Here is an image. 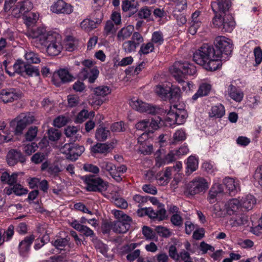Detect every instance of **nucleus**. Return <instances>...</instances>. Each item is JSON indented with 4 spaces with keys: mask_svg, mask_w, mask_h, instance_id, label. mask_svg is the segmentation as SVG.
Wrapping results in <instances>:
<instances>
[{
    "mask_svg": "<svg viewBox=\"0 0 262 262\" xmlns=\"http://www.w3.org/2000/svg\"><path fill=\"white\" fill-rule=\"evenodd\" d=\"M211 89L209 83H202L200 84L197 92L192 96V99L196 100L199 97L207 95Z\"/></svg>",
    "mask_w": 262,
    "mask_h": 262,
    "instance_id": "obj_30",
    "label": "nucleus"
},
{
    "mask_svg": "<svg viewBox=\"0 0 262 262\" xmlns=\"http://www.w3.org/2000/svg\"><path fill=\"white\" fill-rule=\"evenodd\" d=\"M110 147L105 143H97L91 148L92 152L96 154H105L108 152Z\"/></svg>",
    "mask_w": 262,
    "mask_h": 262,
    "instance_id": "obj_41",
    "label": "nucleus"
},
{
    "mask_svg": "<svg viewBox=\"0 0 262 262\" xmlns=\"http://www.w3.org/2000/svg\"><path fill=\"white\" fill-rule=\"evenodd\" d=\"M95 94L97 96L104 97L110 94L112 90L110 87L105 85H101L94 89Z\"/></svg>",
    "mask_w": 262,
    "mask_h": 262,
    "instance_id": "obj_45",
    "label": "nucleus"
},
{
    "mask_svg": "<svg viewBox=\"0 0 262 262\" xmlns=\"http://www.w3.org/2000/svg\"><path fill=\"white\" fill-rule=\"evenodd\" d=\"M260 102L259 97L249 96L247 98V105L251 108H255Z\"/></svg>",
    "mask_w": 262,
    "mask_h": 262,
    "instance_id": "obj_48",
    "label": "nucleus"
},
{
    "mask_svg": "<svg viewBox=\"0 0 262 262\" xmlns=\"http://www.w3.org/2000/svg\"><path fill=\"white\" fill-rule=\"evenodd\" d=\"M34 121V117L30 113H22L10 122V127L13 129L16 135L23 133L27 125Z\"/></svg>",
    "mask_w": 262,
    "mask_h": 262,
    "instance_id": "obj_7",
    "label": "nucleus"
},
{
    "mask_svg": "<svg viewBox=\"0 0 262 262\" xmlns=\"http://www.w3.org/2000/svg\"><path fill=\"white\" fill-rule=\"evenodd\" d=\"M160 121V119L159 117H155L149 119V124L148 125V131L150 133H152L154 130H156L159 127V123Z\"/></svg>",
    "mask_w": 262,
    "mask_h": 262,
    "instance_id": "obj_51",
    "label": "nucleus"
},
{
    "mask_svg": "<svg viewBox=\"0 0 262 262\" xmlns=\"http://www.w3.org/2000/svg\"><path fill=\"white\" fill-rule=\"evenodd\" d=\"M154 50V46L152 42H149L146 43L141 45L138 53L142 55V54H148L153 52Z\"/></svg>",
    "mask_w": 262,
    "mask_h": 262,
    "instance_id": "obj_44",
    "label": "nucleus"
},
{
    "mask_svg": "<svg viewBox=\"0 0 262 262\" xmlns=\"http://www.w3.org/2000/svg\"><path fill=\"white\" fill-rule=\"evenodd\" d=\"M225 209L229 215H234L241 210L239 200L233 199L229 200L225 204Z\"/></svg>",
    "mask_w": 262,
    "mask_h": 262,
    "instance_id": "obj_23",
    "label": "nucleus"
},
{
    "mask_svg": "<svg viewBox=\"0 0 262 262\" xmlns=\"http://www.w3.org/2000/svg\"><path fill=\"white\" fill-rule=\"evenodd\" d=\"M227 92L229 96L236 102H239L243 99V92L232 84L229 85Z\"/></svg>",
    "mask_w": 262,
    "mask_h": 262,
    "instance_id": "obj_24",
    "label": "nucleus"
},
{
    "mask_svg": "<svg viewBox=\"0 0 262 262\" xmlns=\"http://www.w3.org/2000/svg\"><path fill=\"white\" fill-rule=\"evenodd\" d=\"M61 171L60 168L57 164L54 163L50 165L47 169L48 173L53 176H57Z\"/></svg>",
    "mask_w": 262,
    "mask_h": 262,
    "instance_id": "obj_58",
    "label": "nucleus"
},
{
    "mask_svg": "<svg viewBox=\"0 0 262 262\" xmlns=\"http://www.w3.org/2000/svg\"><path fill=\"white\" fill-rule=\"evenodd\" d=\"M98 25L90 17L83 19L80 24V28L85 32H89L96 29Z\"/></svg>",
    "mask_w": 262,
    "mask_h": 262,
    "instance_id": "obj_34",
    "label": "nucleus"
},
{
    "mask_svg": "<svg viewBox=\"0 0 262 262\" xmlns=\"http://www.w3.org/2000/svg\"><path fill=\"white\" fill-rule=\"evenodd\" d=\"M156 93L162 98L165 97L170 91L169 87L164 88L161 85H157L155 88Z\"/></svg>",
    "mask_w": 262,
    "mask_h": 262,
    "instance_id": "obj_56",
    "label": "nucleus"
},
{
    "mask_svg": "<svg viewBox=\"0 0 262 262\" xmlns=\"http://www.w3.org/2000/svg\"><path fill=\"white\" fill-rule=\"evenodd\" d=\"M212 23L223 32H231L236 25L234 19L230 13L214 15Z\"/></svg>",
    "mask_w": 262,
    "mask_h": 262,
    "instance_id": "obj_6",
    "label": "nucleus"
},
{
    "mask_svg": "<svg viewBox=\"0 0 262 262\" xmlns=\"http://www.w3.org/2000/svg\"><path fill=\"white\" fill-rule=\"evenodd\" d=\"M69 224L74 229L81 233L86 237H93L95 235L94 231L88 226L82 225L76 220H73L69 222Z\"/></svg>",
    "mask_w": 262,
    "mask_h": 262,
    "instance_id": "obj_20",
    "label": "nucleus"
},
{
    "mask_svg": "<svg viewBox=\"0 0 262 262\" xmlns=\"http://www.w3.org/2000/svg\"><path fill=\"white\" fill-rule=\"evenodd\" d=\"M81 73L85 78H88L90 83H93L97 78L99 71L97 68H93L90 71L86 70V69H83Z\"/></svg>",
    "mask_w": 262,
    "mask_h": 262,
    "instance_id": "obj_31",
    "label": "nucleus"
},
{
    "mask_svg": "<svg viewBox=\"0 0 262 262\" xmlns=\"http://www.w3.org/2000/svg\"><path fill=\"white\" fill-rule=\"evenodd\" d=\"M33 5L30 0L19 1L12 9V14L16 18H19L29 12L33 8Z\"/></svg>",
    "mask_w": 262,
    "mask_h": 262,
    "instance_id": "obj_11",
    "label": "nucleus"
},
{
    "mask_svg": "<svg viewBox=\"0 0 262 262\" xmlns=\"http://www.w3.org/2000/svg\"><path fill=\"white\" fill-rule=\"evenodd\" d=\"M149 132L144 133L138 139L139 150L145 155L150 154L152 150V145L150 143L151 139L149 137Z\"/></svg>",
    "mask_w": 262,
    "mask_h": 262,
    "instance_id": "obj_14",
    "label": "nucleus"
},
{
    "mask_svg": "<svg viewBox=\"0 0 262 262\" xmlns=\"http://www.w3.org/2000/svg\"><path fill=\"white\" fill-rule=\"evenodd\" d=\"M82 179L85 184V188L88 191L103 193L107 188L106 182L99 177L89 175L84 176Z\"/></svg>",
    "mask_w": 262,
    "mask_h": 262,
    "instance_id": "obj_8",
    "label": "nucleus"
},
{
    "mask_svg": "<svg viewBox=\"0 0 262 262\" xmlns=\"http://www.w3.org/2000/svg\"><path fill=\"white\" fill-rule=\"evenodd\" d=\"M220 52L208 44L203 45L193 54V60L207 70L215 71L221 66Z\"/></svg>",
    "mask_w": 262,
    "mask_h": 262,
    "instance_id": "obj_2",
    "label": "nucleus"
},
{
    "mask_svg": "<svg viewBox=\"0 0 262 262\" xmlns=\"http://www.w3.org/2000/svg\"><path fill=\"white\" fill-rule=\"evenodd\" d=\"M137 11L136 16L140 19L148 20L151 15V9L148 6H144Z\"/></svg>",
    "mask_w": 262,
    "mask_h": 262,
    "instance_id": "obj_38",
    "label": "nucleus"
},
{
    "mask_svg": "<svg viewBox=\"0 0 262 262\" xmlns=\"http://www.w3.org/2000/svg\"><path fill=\"white\" fill-rule=\"evenodd\" d=\"M51 11L56 14H70L73 11V7L62 0L54 3L50 8Z\"/></svg>",
    "mask_w": 262,
    "mask_h": 262,
    "instance_id": "obj_15",
    "label": "nucleus"
},
{
    "mask_svg": "<svg viewBox=\"0 0 262 262\" xmlns=\"http://www.w3.org/2000/svg\"><path fill=\"white\" fill-rule=\"evenodd\" d=\"M144 41L142 35L139 32H134L130 40L125 41L122 44V49L126 53L135 52L137 48Z\"/></svg>",
    "mask_w": 262,
    "mask_h": 262,
    "instance_id": "obj_10",
    "label": "nucleus"
},
{
    "mask_svg": "<svg viewBox=\"0 0 262 262\" xmlns=\"http://www.w3.org/2000/svg\"><path fill=\"white\" fill-rule=\"evenodd\" d=\"M25 24L28 26L35 24L38 19V15L34 12H28L23 15Z\"/></svg>",
    "mask_w": 262,
    "mask_h": 262,
    "instance_id": "obj_36",
    "label": "nucleus"
},
{
    "mask_svg": "<svg viewBox=\"0 0 262 262\" xmlns=\"http://www.w3.org/2000/svg\"><path fill=\"white\" fill-rule=\"evenodd\" d=\"M129 104L133 109L140 112L155 114L157 112L156 108L154 106L135 98L130 100Z\"/></svg>",
    "mask_w": 262,
    "mask_h": 262,
    "instance_id": "obj_12",
    "label": "nucleus"
},
{
    "mask_svg": "<svg viewBox=\"0 0 262 262\" xmlns=\"http://www.w3.org/2000/svg\"><path fill=\"white\" fill-rule=\"evenodd\" d=\"M110 135V132L104 127L97 129L95 133L96 139L99 141H104Z\"/></svg>",
    "mask_w": 262,
    "mask_h": 262,
    "instance_id": "obj_39",
    "label": "nucleus"
},
{
    "mask_svg": "<svg viewBox=\"0 0 262 262\" xmlns=\"http://www.w3.org/2000/svg\"><path fill=\"white\" fill-rule=\"evenodd\" d=\"M241 210L248 211L252 209L256 203L255 198L252 195H247L240 200Z\"/></svg>",
    "mask_w": 262,
    "mask_h": 262,
    "instance_id": "obj_26",
    "label": "nucleus"
},
{
    "mask_svg": "<svg viewBox=\"0 0 262 262\" xmlns=\"http://www.w3.org/2000/svg\"><path fill=\"white\" fill-rule=\"evenodd\" d=\"M25 74L29 76H37L39 75V71L36 67L30 64H27Z\"/></svg>",
    "mask_w": 262,
    "mask_h": 262,
    "instance_id": "obj_52",
    "label": "nucleus"
},
{
    "mask_svg": "<svg viewBox=\"0 0 262 262\" xmlns=\"http://www.w3.org/2000/svg\"><path fill=\"white\" fill-rule=\"evenodd\" d=\"M186 138L185 132L182 129L177 130L173 135V142L183 141Z\"/></svg>",
    "mask_w": 262,
    "mask_h": 262,
    "instance_id": "obj_54",
    "label": "nucleus"
},
{
    "mask_svg": "<svg viewBox=\"0 0 262 262\" xmlns=\"http://www.w3.org/2000/svg\"><path fill=\"white\" fill-rule=\"evenodd\" d=\"M26 66L27 64H26L25 62L17 61L13 65L14 71L15 73L19 74L22 76H24Z\"/></svg>",
    "mask_w": 262,
    "mask_h": 262,
    "instance_id": "obj_49",
    "label": "nucleus"
},
{
    "mask_svg": "<svg viewBox=\"0 0 262 262\" xmlns=\"http://www.w3.org/2000/svg\"><path fill=\"white\" fill-rule=\"evenodd\" d=\"M99 166L103 172L107 171L112 177L117 182L121 181L122 178L115 174L116 166L112 163L106 160H102L99 162Z\"/></svg>",
    "mask_w": 262,
    "mask_h": 262,
    "instance_id": "obj_18",
    "label": "nucleus"
},
{
    "mask_svg": "<svg viewBox=\"0 0 262 262\" xmlns=\"http://www.w3.org/2000/svg\"><path fill=\"white\" fill-rule=\"evenodd\" d=\"M139 6V2L135 0H123L121 4L122 10L124 12L130 11L129 16L135 14Z\"/></svg>",
    "mask_w": 262,
    "mask_h": 262,
    "instance_id": "obj_22",
    "label": "nucleus"
},
{
    "mask_svg": "<svg viewBox=\"0 0 262 262\" xmlns=\"http://www.w3.org/2000/svg\"><path fill=\"white\" fill-rule=\"evenodd\" d=\"M69 243V239L67 238H61L55 240L54 242L53 245L59 250H62L63 248L67 246Z\"/></svg>",
    "mask_w": 262,
    "mask_h": 262,
    "instance_id": "obj_59",
    "label": "nucleus"
},
{
    "mask_svg": "<svg viewBox=\"0 0 262 262\" xmlns=\"http://www.w3.org/2000/svg\"><path fill=\"white\" fill-rule=\"evenodd\" d=\"M176 116L174 113L173 110L171 108V110L167 113V116L165 118V125L171 127H174V125L177 124Z\"/></svg>",
    "mask_w": 262,
    "mask_h": 262,
    "instance_id": "obj_43",
    "label": "nucleus"
},
{
    "mask_svg": "<svg viewBox=\"0 0 262 262\" xmlns=\"http://www.w3.org/2000/svg\"><path fill=\"white\" fill-rule=\"evenodd\" d=\"M118 190V188L116 187L115 186H114L113 187V190H112L111 194H113L114 193L115 198H114L113 199L114 200L115 204L118 207H120V208H121L123 209H125V208H127V207L128 206L127 203L123 199L117 197L118 195H117V194L118 193H117Z\"/></svg>",
    "mask_w": 262,
    "mask_h": 262,
    "instance_id": "obj_35",
    "label": "nucleus"
},
{
    "mask_svg": "<svg viewBox=\"0 0 262 262\" xmlns=\"http://www.w3.org/2000/svg\"><path fill=\"white\" fill-rule=\"evenodd\" d=\"M35 239L33 235L27 236L24 238L19 244L18 249L19 253L24 255L27 253L30 248V246Z\"/></svg>",
    "mask_w": 262,
    "mask_h": 262,
    "instance_id": "obj_25",
    "label": "nucleus"
},
{
    "mask_svg": "<svg viewBox=\"0 0 262 262\" xmlns=\"http://www.w3.org/2000/svg\"><path fill=\"white\" fill-rule=\"evenodd\" d=\"M7 160L9 165L13 166L18 162L24 163L26 159L20 151L11 149L7 155Z\"/></svg>",
    "mask_w": 262,
    "mask_h": 262,
    "instance_id": "obj_19",
    "label": "nucleus"
},
{
    "mask_svg": "<svg viewBox=\"0 0 262 262\" xmlns=\"http://www.w3.org/2000/svg\"><path fill=\"white\" fill-rule=\"evenodd\" d=\"M21 97V93L15 89H7L1 90L0 101L5 103L17 100Z\"/></svg>",
    "mask_w": 262,
    "mask_h": 262,
    "instance_id": "obj_13",
    "label": "nucleus"
},
{
    "mask_svg": "<svg viewBox=\"0 0 262 262\" xmlns=\"http://www.w3.org/2000/svg\"><path fill=\"white\" fill-rule=\"evenodd\" d=\"M25 58L28 63H37L40 62L38 55L32 51L27 52L25 55Z\"/></svg>",
    "mask_w": 262,
    "mask_h": 262,
    "instance_id": "obj_46",
    "label": "nucleus"
},
{
    "mask_svg": "<svg viewBox=\"0 0 262 262\" xmlns=\"http://www.w3.org/2000/svg\"><path fill=\"white\" fill-rule=\"evenodd\" d=\"M89 114L88 111L85 110H83L80 111L78 114L77 115L75 122L76 123H82L84 120H85L87 118H89Z\"/></svg>",
    "mask_w": 262,
    "mask_h": 262,
    "instance_id": "obj_64",
    "label": "nucleus"
},
{
    "mask_svg": "<svg viewBox=\"0 0 262 262\" xmlns=\"http://www.w3.org/2000/svg\"><path fill=\"white\" fill-rule=\"evenodd\" d=\"M134 26L129 25L121 28L117 32L116 38L119 42H122L128 39L133 34Z\"/></svg>",
    "mask_w": 262,
    "mask_h": 262,
    "instance_id": "obj_21",
    "label": "nucleus"
},
{
    "mask_svg": "<svg viewBox=\"0 0 262 262\" xmlns=\"http://www.w3.org/2000/svg\"><path fill=\"white\" fill-rule=\"evenodd\" d=\"M37 133L36 127H31L26 134V139L28 141H31L36 137Z\"/></svg>",
    "mask_w": 262,
    "mask_h": 262,
    "instance_id": "obj_63",
    "label": "nucleus"
},
{
    "mask_svg": "<svg viewBox=\"0 0 262 262\" xmlns=\"http://www.w3.org/2000/svg\"><path fill=\"white\" fill-rule=\"evenodd\" d=\"M142 211L150 218L157 219L159 221H162L166 217V210L164 208V205H159V208H158L157 210H155L152 208L149 207L142 209Z\"/></svg>",
    "mask_w": 262,
    "mask_h": 262,
    "instance_id": "obj_17",
    "label": "nucleus"
},
{
    "mask_svg": "<svg viewBox=\"0 0 262 262\" xmlns=\"http://www.w3.org/2000/svg\"><path fill=\"white\" fill-rule=\"evenodd\" d=\"M198 167L197 159L193 156H190L187 159V173L190 174L196 170Z\"/></svg>",
    "mask_w": 262,
    "mask_h": 262,
    "instance_id": "obj_40",
    "label": "nucleus"
},
{
    "mask_svg": "<svg viewBox=\"0 0 262 262\" xmlns=\"http://www.w3.org/2000/svg\"><path fill=\"white\" fill-rule=\"evenodd\" d=\"M172 168L167 167L164 172H159L156 177L159 185L164 186L168 184L171 177Z\"/></svg>",
    "mask_w": 262,
    "mask_h": 262,
    "instance_id": "obj_28",
    "label": "nucleus"
},
{
    "mask_svg": "<svg viewBox=\"0 0 262 262\" xmlns=\"http://www.w3.org/2000/svg\"><path fill=\"white\" fill-rule=\"evenodd\" d=\"M48 136L50 140L55 141L59 139L61 133L58 129L51 128L48 130Z\"/></svg>",
    "mask_w": 262,
    "mask_h": 262,
    "instance_id": "obj_57",
    "label": "nucleus"
},
{
    "mask_svg": "<svg viewBox=\"0 0 262 262\" xmlns=\"http://www.w3.org/2000/svg\"><path fill=\"white\" fill-rule=\"evenodd\" d=\"M209 114L210 117L221 118L225 114V107L221 103L214 105L211 107Z\"/></svg>",
    "mask_w": 262,
    "mask_h": 262,
    "instance_id": "obj_29",
    "label": "nucleus"
},
{
    "mask_svg": "<svg viewBox=\"0 0 262 262\" xmlns=\"http://www.w3.org/2000/svg\"><path fill=\"white\" fill-rule=\"evenodd\" d=\"M224 183L230 192L234 193L239 190L238 181L233 178H226Z\"/></svg>",
    "mask_w": 262,
    "mask_h": 262,
    "instance_id": "obj_33",
    "label": "nucleus"
},
{
    "mask_svg": "<svg viewBox=\"0 0 262 262\" xmlns=\"http://www.w3.org/2000/svg\"><path fill=\"white\" fill-rule=\"evenodd\" d=\"M208 188L209 183L206 179L203 177H195L186 184L184 194L188 197L193 196L204 193Z\"/></svg>",
    "mask_w": 262,
    "mask_h": 262,
    "instance_id": "obj_5",
    "label": "nucleus"
},
{
    "mask_svg": "<svg viewBox=\"0 0 262 262\" xmlns=\"http://www.w3.org/2000/svg\"><path fill=\"white\" fill-rule=\"evenodd\" d=\"M84 151V147L83 146L74 145L73 144L70 152V156H69V159L75 161Z\"/></svg>",
    "mask_w": 262,
    "mask_h": 262,
    "instance_id": "obj_37",
    "label": "nucleus"
},
{
    "mask_svg": "<svg viewBox=\"0 0 262 262\" xmlns=\"http://www.w3.org/2000/svg\"><path fill=\"white\" fill-rule=\"evenodd\" d=\"M89 17L92 20H94V22L97 24V25H99L101 23L103 18V14L102 11L98 10L92 13L89 16Z\"/></svg>",
    "mask_w": 262,
    "mask_h": 262,
    "instance_id": "obj_50",
    "label": "nucleus"
},
{
    "mask_svg": "<svg viewBox=\"0 0 262 262\" xmlns=\"http://www.w3.org/2000/svg\"><path fill=\"white\" fill-rule=\"evenodd\" d=\"M25 34L35 39L39 45L46 47L50 56L59 55L63 49L61 36L55 32L47 31L43 27L28 30Z\"/></svg>",
    "mask_w": 262,
    "mask_h": 262,
    "instance_id": "obj_1",
    "label": "nucleus"
},
{
    "mask_svg": "<svg viewBox=\"0 0 262 262\" xmlns=\"http://www.w3.org/2000/svg\"><path fill=\"white\" fill-rule=\"evenodd\" d=\"M68 121V119L67 117L61 116L57 117L54 121V125L57 127H61L65 125Z\"/></svg>",
    "mask_w": 262,
    "mask_h": 262,
    "instance_id": "obj_61",
    "label": "nucleus"
},
{
    "mask_svg": "<svg viewBox=\"0 0 262 262\" xmlns=\"http://www.w3.org/2000/svg\"><path fill=\"white\" fill-rule=\"evenodd\" d=\"M223 192V188L221 184L218 183L213 184L208 192L207 200L210 204L215 203L217 195Z\"/></svg>",
    "mask_w": 262,
    "mask_h": 262,
    "instance_id": "obj_27",
    "label": "nucleus"
},
{
    "mask_svg": "<svg viewBox=\"0 0 262 262\" xmlns=\"http://www.w3.org/2000/svg\"><path fill=\"white\" fill-rule=\"evenodd\" d=\"M155 230L160 236L165 238L168 237L171 235V232L168 228L161 226H156Z\"/></svg>",
    "mask_w": 262,
    "mask_h": 262,
    "instance_id": "obj_55",
    "label": "nucleus"
},
{
    "mask_svg": "<svg viewBox=\"0 0 262 262\" xmlns=\"http://www.w3.org/2000/svg\"><path fill=\"white\" fill-rule=\"evenodd\" d=\"M235 215L231 219L232 226H244L247 224L248 220L247 215L243 213H236Z\"/></svg>",
    "mask_w": 262,
    "mask_h": 262,
    "instance_id": "obj_32",
    "label": "nucleus"
},
{
    "mask_svg": "<svg viewBox=\"0 0 262 262\" xmlns=\"http://www.w3.org/2000/svg\"><path fill=\"white\" fill-rule=\"evenodd\" d=\"M45 159V155L43 152H36L31 157V160L34 164H37L41 163Z\"/></svg>",
    "mask_w": 262,
    "mask_h": 262,
    "instance_id": "obj_62",
    "label": "nucleus"
},
{
    "mask_svg": "<svg viewBox=\"0 0 262 262\" xmlns=\"http://www.w3.org/2000/svg\"><path fill=\"white\" fill-rule=\"evenodd\" d=\"M58 75L63 82H69L72 80V76L68 70L60 69L58 71Z\"/></svg>",
    "mask_w": 262,
    "mask_h": 262,
    "instance_id": "obj_53",
    "label": "nucleus"
},
{
    "mask_svg": "<svg viewBox=\"0 0 262 262\" xmlns=\"http://www.w3.org/2000/svg\"><path fill=\"white\" fill-rule=\"evenodd\" d=\"M171 73L176 80L179 83H182V89L184 91H188V87L184 84L186 82L184 79L186 75H192L196 72L195 67L187 62H176L170 70Z\"/></svg>",
    "mask_w": 262,
    "mask_h": 262,
    "instance_id": "obj_3",
    "label": "nucleus"
},
{
    "mask_svg": "<svg viewBox=\"0 0 262 262\" xmlns=\"http://www.w3.org/2000/svg\"><path fill=\"white\" fill-rule=\"evenodd\" d=\"M115 217L118 220L114 221L111 226L113 231L118 233H126L130 228L132 223L131 217L121 210H113Z\"/></svg>",
    "mask_w": 262,
    "mask_h": 262,
    "instance_id": "obj_4",
    "label": "nucleus"
},
{
    "mask_svg": "<svg viewBox=\"0 0 262 262\" xmlns=\"http://www.w3.org/2000/svg\"><path fill=\"white\" fill-rule=\"evenodd\" d=\"M176 115V119L177 125H181L183 124L187 117V112L184 110L177 109L174 112Z\"/></svg>",
    "mask_w": 262,
    "mask_h": 262,
    "instance_id": "obj_42",
    "label": "nucleus"
},
{
    "mask_svg": "<svg viewBox=\"0 0 262 262\" xmlns=\"http://www.w3.org/2000/svg\"><path fill=\"white\" fill-rule=\"evenodd\" d=\"M230 0H216L211 3V8L214 15L229 13L228 11L231 6Z\"/></svg>",
    "mask_w": 262,
    "mask_h": 262,
    "instance_id": "obj_16",
    "label": "nucleus"
},
{
    "mask_svg": "<svg viewBox=\"0 0 262 262\" xmlns=\"http://www.w3.org/2000/svg\"><path fill=\"white\" fill-rule=\"evenodd\" d=\"M172 224L176 226H182L183 223V220L180 213L173 214L170 218Z\"/></svg>",
    "mask_w": 262,
    "mask_h": 262,
    "instance_id": "obj_60",
    "label": "nucleus"
},
{
    "mask_svg": "<svg viewBox=\"0 0 262 262\" xmlns=\"http://www.w3.org/2000/svg\"><path fill=\"white\" fill-rule=\"evenodd\" d=\"M214 45L215 52H220V61L221 58H224L223 60L226 59L231 55L232 45L229 39L225 36H218L215 39Z\"/></svg>",
    "mask_w": 262,
    "mask_h": 262,
    "instance_id": "obj_9",
    "label": "nucleus"
},
{
    "mask_svg": "<svg viewBox=\"0 0 262 262\" xmlns=\"http://www.w3.org/2000/svg\"><path fill=\"white\" fill-rule=\"evenodd\" d=\"M116 31L115 25L112 20H107L104 28V33L105 35L114 34Z\"/></svg>",
    "mask_w": 262,
    "mask_h": 262,
    "instance_id": "obj_47",
    "label": "nucleus"
}]
</instances>
